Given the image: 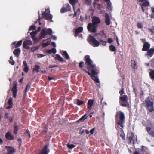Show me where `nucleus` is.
<instances>
[{
	"label": "nucleus",
	"instance_id": "obj_37",
	"mask_svg": "<svg viewBox=\"0 0 154 154\" xmlns=\"http://www.w3.org/2000/svg\"><path fill=\"white\" fill-rule=\"evenodd\" d=\"M84 103L83 101L80 100H77V104L78 105H80L83 104Z\"/></svg>",
	"mask_w": 154,
	"mask_h": 154
},
{
	"label": "nucleus",
	"instance_id": "obj_53",
	"mask_svg": "<svg viewBox=\"0 0 154 154\" xmlns=\"http://www.w3.org/2000/svg\"><path fill=\"white\" fill-rule=\"evenodd\" d=\"M94 130V128L92 129H91V130H90V133L91 134H92L93 133Z\"/></svg>",
	"mask_w": 154,
	"mask_h": 154
},
{
	"label": "nucleus",
	"instance_id": "obj_51",
	"mask_svg": "<svg viewBox=\"0 0 154 154\" xmlns=\"http://www.w3.org/2000/svg\"><path fill=\"white\" fill-rule=\"evenodd\" d=\"M51 44L52 46H54L55 47H56V46L55 43L54 42H52Z\"/></svg>",
	"mask_w": 154,
	"mask_h": 154
},
{
	"label": "nucleus",
	"instance_id": "obj_4",
	"mask_svg": "<svg viewBox=\"0 0 154 154\" xmlns=\"http://www.w3.org/2000/svg\"><path fill=\"white\" fill-rule=\"evenodd\" d=\"M120 103L121 105L123 107L126 106L128 105L127 102V97L126 95L120 96Z\"/></svg>",
	"mask_w": 154,
	"mask_h": 154
},
{
	"label": "nucleus",
	"instance_id": "obj_14",
	"mask_svg": "<svg viewBox=\"0 0 154 154\" xmlns=\"http://www.w3.org/2000/svg\"><path fill=\"white\" fill-rule=\"evenodd\" d=\"M105 22L106 25H109L110 23V20L109 16L107 13L105 14Z\"/></svg>",
	"mask_w": 154,
	"mask_h": 154
},
{
	"label": "nucleus",
	"instance_id": "obj_32",
	"mask_svg": "<svg viewBox=\"0 0 154 154\" xmlns=\"http://www.w3.org/2000/svg\"><path fill=\"white\" fill-rule=\"evenodd\" d=\"M109 49L111 51H116V47L113 45H111L109 47Z\"/></svg>",
	"mask_w": 154,
	"mask_h": 154
},
{
	"label": "nucleus",
	"instance_id": "obj_60",
	"mask_svg": "<svg viewBox=\"0 0 154 154\" xmlns=\"http://www.w3.org/2000/svg\"><path fill=\"white\" fill-rule=\"evenodd\" d=\"M124 91L123 89H122V90H121L120 91L119 93L121 94V96H123L122 95V94L123 93Z\"/></svg>",
	"mask_w": 154,
	"mask_h": 154
},
{
	"label": "nucleus",
	"instance_id": "obj_23",
	"mask_svg": "<svg viewBox=\"0 0 154 154\" xmlns=\"http://www.w3.org/2000/svg\"><path fill=\"white\" fill-rule=\"evenodd\" d=\"M148 55L151 57L154 54V49H151L147 51Z\"/></svg>",
	"mask_w": 154,
	"mask_h": 154
},
{
	"label": "nucleus",
	"instance_id": "obj_22",
	"mask_svg": "<svg viewBox=\"0 0 154 154\" xmlns=\"http://www.w3.org/2000/svg\"><path fill=\"white\" fill-rule=\"evenodd\" d=\"M54 57L57 60L60 62H62L63 61V59L62 57L58 54L55 55Z\"/></svg>",
	"mask_w": 154,
	"mask_h": 154
},
{
	"label": "nucleus",
	"instance_id": "obj_55",
	"mask_svg": "<svg viewBox=\"0 0 154 154\" xmlns=\"http://www.w3.org/2000/svg\"><path fill=\"white\" fill-rule=\"evenodd\" d=\"M150 31L153 34H154V28L150 29Z\"/></svg>",
	"mask_w": 154,
	"mask_h": 154
},
{
	"label": "nucleus",
	"instance_id": "obj_17",
	"mask_svg": "<svg viewBox=\"0 0 154 154\" xmlns=\"http://www.w3.org/2000/svg\"><path fill=\"white\" fill-rule=\"evenodd\" d=\"M83 29V27H79L76 30L75 34V36L77 37L78 36V34L82 31Z\"/></svg>",
	"mask_w": 154,
	"mask_h": 154
},
{
	"label": "nucleus",
	"instance_id": "obj_42",
	"mask_svg": "<svg viewBox=\"0 0 154 154\" xmlns=\"http://www.w3.org/2000/svg\"><path fill=\"white\" fill-rule=\"evenodd\" d=\"M12 100V98H10L9 99V100L8 101V104H9V105H12L13 104Z\"/></svg>",
	"mask_w": 154,
	"mask_h": 154
},
{
	"label": "nucleus",
	"instance_id": "obj_19",
	"mask_svg": "<svg viewBox=\"0 0 154 154\" xmlns=\"http://www.w3.org/2000/svg\"><path fill=\"white\" fill-rule=\"evenodd\" d=\"M6 138L9 140H12L14 139V137L9 132L7 133L5 135Z\"/></svg>",
	"mask_w": 154,
	"mask_h": 154
},
{
	"label": "nucleus",
	"instance_id": "obj_61",
	"mask_svg": "<svg viewBox=\"0 0 154 154\" xmlns=\"http://www.w3.org/2000/svg\"><path fill=\"white\" fill-rule=\"evenodd\" d=\"M33 32V36H35V35L36 34V33H37L36 31H34V32Z\"/></svg>",
	"mask_w": 154,
	"mask_h": 154
},
{
	"label": "nucleus",
	"instance_id": "obj_57",
	"mask_svg": "<svg viewBox=\"0 0 154 154\" xmlns=\"http://www.w3.org/2000/svg\"><path fill=\"white\" fill-rule=\"evenodd\" d=\"M54 80V78L53 77H48V80L49 81L51 80Z\"/></svg>",
	"mask_w": 154,
	"mask_h": 154
},
{
	"label": "nucleus",
	"instance_id": "obj_48",
	"mask_svg": "<svg viewBox=\"0 0 154 154\" xmlns=\"http://www.w3.org/2000/svg\"><path fill=\"white\" fill-rule=\"evenodd\" d=\"M45 56V55H43L42 54H38L37 57L38 58H41Z\"/></svg>",
	"mask_w": 154,
	"mask_h": 154
},
{
	"label": "nucleus",
	"instance_id": "obj_54",
	"mask_svg": "<svg viewBox=\"0 0 154 154\" xmlns=\"http://www.w3.org/2000/svg\"><path fill=\"white\" fill-rule=\"evenodd\" d=\"M112 41H112V40L110 38H109L108 39V42L109 43H111V42H112Z\"/></svg>",
	"mask_w": 154,
	"mask_h": 154
},
{
	"label": "nucleus",
	"instance_id": "obj_64",
	"mask_svg": "<svg viewBox=\"0 0 154 154\" xmlns=\"http://www.w3.org/2000/svg\"><path fill=\"white\" fill-rule=\"evenodd\" d=\"M152 134H150L154 137V131L152 132Z\"/></svg>",
	"mask_w": 154,
	"mask_h": 154
},
{
	"label": "nucleus",
	"instance_id": "obj_36",
	"mask_svg": "<svg viewBox=\"0 0 154 154\" xmlns=\"http://www.w3.org/2000/svg\"><path fill=\"white\" fill-rule=\"evenodd\" d=\"M150 76L152 79H154V70L151 71L149 73Z\"/></svg>",
	"mask_w": 154,
	"mask_h": 154
},
{
	"label": "nucleus",
	"instance_id": "obj_28",
	"mask_svg": "<svg viewBox=\"0 0 154 154\" xmlns=\"http://www.w3.org/2000/svg\"><path fill=\"white\" fill-rule=\"evenodd\" d=\"M140 5H143L144 6H147L149 5V2L148 1H145L143 3H139Z\"/></svg>",
	"mask_w": 154,
	"mask_h": 154
},
{
	"label": "nucleus",
	"instance_id": "obj_47",
	"mask_svg": "<svg viewBox=\"0 0 154 154\" xmlns=\"http://www.w3.org/2000/svg\"><path fill=\"white\" fill-rule=\"evenodd\" d=\"M33 32H31L30 33V35L32 37V39L34 40H36V39H35V36H33Z\"/></svg>",
	"mask_w": 154,
	"mask_h": 154
},
{
	"label": "nucleus",
	"instance_id": "obj_39",
	"mask_svg": "<svg viewBox=\"0 0 154 154\" xmlns=\"http://www.w3.org/2000/svg\"><path fill=\"white\" fill-rule=\"evenodd\" d=\"M50 41H48L46 43H43L42 44V46L43 47H45L48 45H49L50 44Z\"/></svg>",
	"mask_w": 154,
	"mask_h": 154
},
{
	"label": "nucleus",
	"instance_id": "obj_24",
	"mask_svg": "<svg viewBox=\"0 0 154 154\" xmlns=\"http://www.w3.org/2000/svg\"><path fill=\"white\" fill-rule=\"evenodd\" d=\"M40 68V67L39 66L37 65H35L33 69V72H39V69Z\"/></svg>",
	"mask_w": 154,
	"mask_h": 154
},
{
	"label": "nucleus",
	"instance_id": "obj_62",
	"mask_svg": "<svg viewBox=\"0 0 154 154\" xmlns=\"http://www.w3.org/2000/svg\"><path fill=\"white\" fill-rule=\"evenodd\" d=\"M9 120L10 122H12L13 121V119L12 118H9Z\"/></svg>",
	"mask_w": 154,
	"mask_h": 154
},
{
	"label": "nucleus",
	"instance_id": "obj_5",
	"mask_svg": "<svg viewBox=\"0 0 154 154\" xmlns=\"http://www.w3.org/2000/svg\"><path fill=\"white\" fill-rule=\"evenodd\" d=\"M52 31L51 29L50 28L43 29L42 31L41 35L40 38L41 39L44 38L47 34L51 35L52 32Z\"/></svg>",
	"mask_w": 154,
	"mask_h": 154
},
{
	"label": "nucleus",
	"instance_id": "obj_50",
	"mask_svg": "<svg viewBox=\"0 0 154 154\" xmlns=\"http://www.w3.org/2000/svg\"><path fill=\"white\" fill-rule=\"evenodd\" d=\"M84 1L86 2L87 4H90L92 0H84Z\"/></svg>",
	"mask_w": 154,
	"mask_h": 154
},
{
	"label": "nucleus",
	"instance_id": "obj_25",
	"mask_svg": "<svg viewBox=\"0 0 154 154\" xmlns=\"http://www.w3.org/2000/svg\"><path fill=\"white\" fill-rule=\"evenodd\" d=\"M47 52L48 53H53L54 54H55L56 52V51L55 48H53L51 50H48L47 51Z\"/></svg>",
	"mask_w": 154,
	"mask_h": 154
},
{
	"label": "nucleus",
	"instance_id": "obj_49",
	"mask_svg": "<svg viewBox=\"0 0 154 154\" xmlns=\"http://www.w3.org/2000/svg\"><path fill=\"white\" fill-rule=\"evenodd\" d=\"M9 62L12 65H14L15 63V62L13 60H9Z\"/></svg>",
	"mask_w": 154,
	"mask_h": 154
},
{
	"label": "nucleus",
	"instance_id": "obj_27",
	"mask_svg": "<svg viewBox=\"0 0 154 154\" xmlns=\"http://www.w3.org/2000/svg\"><path fill=\"white\" fill-rule=\"evenodd\" d=\"M131 64L132 67L133 69H135L136 68V66L135 61L134 60H131Z\"/></svg>",
	"mask_w": 154,
	"mask_h": 154
},
{
	"label": "nucleus",
	"instance_id": "obj_59",
	"mask_svg": "<svg viewBox=\"0 0 154 154\" xmlns=\"http://www.w3.org/2000/svg\"><path fill=\"white\" fill-rule=\"evenodd\" d=\"M83 63V62H80V64H79V66L81 68L82 67V65Z\"/></svg>",
	"mask_w": 154,
	"mask_h": 154
},
{
	"label": "nucleus",
	"instance_id": "obj_31",
	"mask_svg": "<svg viewBox=\"0 0 154 154\" xmlns=\"http://www.w3.org/2000/svg\"><path fill=\"white\" fill-rule=\"evenodd\" d=\"M31 86V84L30 83H29V84L28 85H27L26 87V88L25 90V94L24 95L25 96L26 95V93L27 91L28 90Z\"/></svg>",
	"mask_w": 154,
	"mask_h": 154
},
{
	"label": "nucleus",
	"instance_id": "obj_34",
	"mask_svg": "<svg viewBox=\"0 0 154 154\" xmlns=\"http://www.w3.org/2000/svg\"><path fill=\"white\" fill-rule=\"evenodd\" d=\"M69 2L73 6V9H74V4L77 2V0H69Z\"/></svg>",
	"mask_w": 154,
	"mask_h": 154
},
{
	"label": "nucleus",
	"instance_id": "obj_56",
	"mask_svg": "<svg viewBox=\"0 0 154 154\" xmlns=\"http://www.w3.org/2000/svg\"><path fill=\"white\" fill-rule=\"evenodd\" d=\"M26 132L28 134L29 136V137H31V136L29 131L28 130H27L26 131Z\"/></svg>",
	"mask_w": 154,
	"mask_h": 154
},
{
	"label": "nucleus",
	"instance_id": "obj_30",
	"mask_svg": "<svg viewBox=\"0 0 154 154\" xmlns=\"http://www.w3.org/2000/svg\"><path fill=\"white\" fill-rule=\"evenodd\" d=\"M17 83H16L15 84H14L13 88L12 89V90L13 91V92H17Z\"/></svg>",
	"mask_w": 154,
	"mask_h": 154
},
{
	"label": "nucleus",
	"instance_id": "obj_44",
	"mask_svg": "<svg viewBox=\"0 0 154 154\" xmlns=\"http://www.w3.org/2000/svg\"><path fill=\"white\" fill-rule=\"evenodd\" d=\"M137 26L138 28L141 29L143 27V25L142 23H139L137 24Z\"/></svg>",
	"mask_w": 154,
	"mask_h": 154
},
{
	"label": "nucleus",
	"instance_id": "obj_20",
	"mask_svg": "<svg viewBox=\"0 0 154 154\" xmlns=\"http://www.w3.org/2000/svg\"><path fill=\"white\" fill-rule=\"evenodd\" d=\"M93 103V100H89L88 102V109H91Z\"/></svg>",
	"mask_w": 154,
	"mask_h": 154
},
{
	"label": "nucleus",
	"instance_id": "obj_12",
	"mask_svg": "<svg viewBox=\"0 0 154 154\" xmlns=\"http://www.w3.org/2000/svg\"><path fill=\"white\" fill-rule=\"evenodd\" d=\"M92 24L97 26V25L100 22V19L96 17H94L92 19Z\"/></svg>",
	"mask_w": 154,
	"mask_h": 154
},
{
	"label": "nucleus",
	"instance_id": "obj_16",
	"mask_svg": "<svg viewBox=\"0 0 154 154\" xmlns=\"http://www.w3.org/2000/svg\"><path fill=\"white\" fill-rule=\"evenodd\" d=\"M6 147L9 152V154H13L14 153L15 151V149L12 147L6 146Z\"/></svg>",
	"mask_w": 154,
	"mask_h": 154
},
{
	"label": "nucleus",
	"instance_id": "obj_11",
	"mask_svg": "<svg viewBox=\"0 0 154 154\" xmlns=\"http://www.w3.org/2000/svg\"><path fill=\"white\" fill-rule=\"evenodd\" d=\"M70 9L69 5L68 4H66L64 7L61 9L60 11L61 12L64 13L70 11Z\"/></svg>",
	"mask_w": 154,
	"mask_h": 154
},
{
	"label": "nucleus",
	"instance_id": "obj_40",
	"mask_svg": "<svg viewBox=\"0 0 154 154\" xmlns=\"http://www.w3.org/2000/svg\"><path fill=\"white\" fill-rule=\"evenodd\" d=\"M67 146L68 147V148H69V149H72L74 148L75 146L74 145L70 144H67Z\"/></svg>",
	"mask_w": 154,
	"mask_h": 154
},
{
	"label": "nucleus",
	"instance_id": "obj_43",
	"mask_svg": "<svg viewBox=\"0 0 154 154\" xmlns=\"http://www.w3.org/2000/svg\"><path fill=\"white\" fill-rule=\"evenodd\" d=\"M101 45H102L103 46H105L106 43H107L106 42L104 41L103 40H101L100 41Z\"/></svg>",
	"mask_w": 154,
	"mask_h": 154
},
{
	"label": "nucleus",
	"instance_id": "obj_1",
	"mask_svg": "<svg viewBox=\"0 0 154 154\" xmlns=\"http://www.w3.org/2000/svg\"><path fill=\"white\" fill-rule=\"evenodd\" d=\"M86 64L87 65V68L88 70L91 71V73L89 71L86 72L90 75L91 77L93 75H95L96 74L95 72V66L94 65H92V62L89 58V56L87 55L85 57Z\"/></svg>",
	"mask_w": 154,
	"mask_h": 154
},
{
	"label": "nucleus",
	"instance_id": "obj_2",
	"mask_svg": "<svg viewBox=\"0 0 154 154\" xmlns=\"http://www.w3.org/2000/svg\"><path fill=\"white\" fill-rule=\"evenodd\" d=\"M145 104L146 107L150 112L154 110L153 100L151 97H148L145 100Z\"/></svg>",
	"mask_w": 154,
	"mask_h": 154
},
{
	"label": "nucleus",
	"instance_id": "obj_18",
	"mask_svg": "<svg viewBox=\"0 0 154 154\" xmlns=\"http://www.w3.org/2000/svg\"><path fill=\"white\" fill-rule=\"evenodd\" d=\"M21 50L19 48L15 49L13 51V53L14 55L18 57L20 54Z\"/></svg>",
	"mask_w": 154,
	"mask_h": 154
},
{
	"label": "nucleus",
	"instance_id": "obj_10",
	"mask_svg": "<svg viewBox=\"0 0 154 154\" xmlns=\"http://www.w3.org/2000/svg\"><path fill=\"white\" fill-rule=\"evenodd\" d=\"M32 44V42L29 40L25 41L23 44V48L26 49H29L30 47L28 45H31Z\"/></svg>",
	"mask_w": 154,
	"mask_h": 154
},
{
	"label": "nucleus",
	"instance_id": "obj_41",
	"mask_svg": "<svg viewBox=\"0 0 154 154\" xmlns=\"http://www.w3.org/2000/svg\"><path fill=\"white\" fill-rule=\"evenodd\" d=\"M151 128L149 127H147V131L150 134H152V132L153 131H151Z\"/></svg>",
	"mask_w": 154,
	"mask_h": 154
},
{
	"label": "nucleus",
	"instance_id": "obj_33",
	"mask_svg": "<svg viewBox=\"0 0 154 154\" xmlns=\"http://www.w3.org/2000/svg\"><path fill=\"white\" fill-rule=\"evenodd\" d=\"M87 116L86 114H85L83 115L79 120L77 122H79L81 121H83L86 119Z\"/></svg>",
	"mask_w": 154,
	"mask_h": 154
},
{
	"label": "nucleus",
	"instance_id": "obj_45",
	"mask_svg": "<svg viewBox=\"0 0 154 154\" xmlns=\"http://www.w3.org/2000/svg\"><path fill=\"white\" fill-rule=\"evenodd\" d=\"M36 29L35 27L34 26H31L29 28V30L30 31L32 30H35Z\"/></svg>",
	"mask_w": 154,
	"mask_h": 154
},
{
	"label": "nucleus",
	"instance_id": "obj_15",
	"mask_svg": "<svg viewBox=\"0 0 154 154\" xmlns=\"http://www.w3.org/2000/svg\"><path fill=\"white\" fill-rule=\"evenodd\" d=\"M150 47V45L147 42H145L144 44L143 47L142 49L143 51H146Z\"/></svg>",
	"mask_w": 154,
	"mask_h": 154
},
{
	"label": "nucleus",
	"instance_id": "obj_38",
	"mask_svg": "<svg viewBox=\"0 0 154 154\" xmlns=\"http://www.w3.org/2000/svg\"><path fill=\"white\" fill-rule=\"evenodd\" d=\"M14 133L16 134H17V132L18 131L19 128H18V126L17 125H15L14 126Z\"/></svg>",
	"mask_w": 154,
	"mask_h": 154
},
{
	"label": "nucleus",
	"instance_id": "obj_13",
	"mask_svg": "<svg viewBox=\"0 0 154 154\" xmlns=\"http://www.w3.org/2000/svg\"><path fill=\"white\" fill-rule=\"evenodd\" d=\"M22 40H20L18 42L16 41L13 42L12 44V45L13 47H15L17 48L18 47L20 46L22 44Z\"/></svg>",
	"mask_w": 154,
	"mask_h": 154
},
{
	"label": "nucleus",
	"instance_id": "obj_8",
	"mask_svg": "<svg viewBox=\"0 0 154 154\" xmlns=\"http://www.w3.org/2000/svg\"><path fill=\"white\" fill-rule=\"evenodd\" d=\"M49 146V143L47 144L44 146L42 150L38 153V154H48L50 151L49 149L48 148Z\"/></svg>",
	"mask_w": 154,
	"mask_h": 154
},
{
	"label": "nucleus",
	"instance_id": "obj_6",
	"mask_svg": "<svg viewBox=\"0 0 154 154\" xmlns=\"http://www.w3.org/2000/svg\"><path fill=\"white\" fill-rule=\"evenodd\" d=\"M97 26L95 25L92 23H89L87 26L88 30L92 33H96L97 31L96 27Z\"/></svg>",
	"mask_w": 154,
	"mask_h": 154
},
{
	"label": "nucleus",
	"instance_id": "obj_9",
	"mask_svg": "<svg viewBox=\"0 0 154 154\" xmlns=\"http://www.w3.org/2000/svg\"><path fill=\"white\" fill-rule=\"evenodd\" d=\"M50 11L48 9H46L45 12L42 14L43 16L46 19L49 20H51L52 17V16L49 14Z\"/></svg>",
	"mask_w": 154,
	"mask_h": 154
},
{
	"label": "nucleus",
	"instance_id": "obj_63",
	"mask_svg": "<svg viewBox=\"0 0 154 154\" xmlns=\"http://www.w3.org/2000/svg\"><path fill=\"white\" fill-rule=\"evenodd\" d=\"M151 10L152 12L154 13V7L151 8Z\"/></svg>",
	"mask_w": 154,
	"mask_h": 154
},
{
	"label": "nucleus",
	"instance_id": "obj_3",
	"mask_svg": "<svg viewBox=\"0 0 154 154\" xmlns=\"http://www.w3.org/2000/svg\"><path fill=\"white\" fill-rule=\"evenodd\" d=\"M117 116H119V119H117L116 122L117 124L123 128V124L125 122V116L124 114L121 111H119L117 113Z\"/></svg>",
	"mask_w": 154,
	"mask_h": 154
},
{
	"label": "nucleus",
	"instance_id": "obj_7",
	"mask_svg": "<svg viewBox=\"0 0 154 154\" xmlns=\"http://www.w3.org/2000/svg\"><path fill=\"white\" fill-rule=\"evenodd\" d=\"M89 40L92 42L93 46L94 47L99 46L100 44L99 42L96 40L93 36L89 35Z\"/></svg>",
	"mask_w": 154,
	"mask_h": 154
},
{
	"label": "nucleus",
	"instance_id": "obj_46",
	"mask_svg": "<svg viewBox=\"0 0 154 154\" xmlns=\"http://www.w3.org/2000/svg\"><path fill=\"white\" fill-rule=\"evenodd\" d=\"M28 66H26L24 68L23 70L25 72H27L28 71Z\"/></svg>",
	"mask_w": 154,
	"mask_h": 154
},
{
	"label": "nucleus",
	"instance_id": "obj_52",
	"mask_svg": "<svg viewBox=\"0 0 154 154\" xmlns=\"http://www.w3.org/2000/svg\"><path fill=\"white\" fill-rule=\"evenodd\" d=\"M23 64L25 67L27 66V64L26 61H24L23 62Z\"/></svg>",
	"mask_w": 154,
	"mask_h": 154
},
{
	"label": "nucleus",
	"instance_id": "obj_21",
	"mask_svg": "<svg viewBox=\"0 0 154 154\" xmlns=\"http://www.w3.org/2000/svg\"><path fill=\"white\" fill-rule=\"evenodd\" d=\"M107 2V8L109 10H111L112 9V5L111 3L109 2V0H104Z\"/></svg>",
	"mask_w": 154,
	"mask_h": 154
},
{
	"label": "nucleus",
	"instance_id": "obj_29",
	"mask_svg": "<svg viewBox=\"0 0 154 154\" xmlns=\"http://www.w3.org/2000/svg\"><path fill=\"white\" fill-rule=\"evenodd\" d=\"M62 54L65 57L66 59H69V57L66 51H64L63 52Z\"/></svg>",
	"mask_w": 154,
	"mask_h": 154
},
{
	"label": "nucleus",
	"instance_id": "obj_26",
	"mask_svg": "<svg viewBox=\"0 0 154 154\" xmlns=\"http://www.w3.org/2000/svg\"><path fill=\"white\" fill-rule=\"evenodd\" d=\"M91 77L97 83H99L100 82V81H99L97 77L95 76L94 75H91Z\"/></svg>",
	"mask_w": 154,
	"mask_h": 154
},
{
	"label": "nucleus",
	"instance_id": "obj_35",
	"mask_svg": "<svg viewBox=\"0 0 154 154\" xmlns=\"http://www.w3.org/2000/svg\"><path fill=\"white\" fill-rule=\"evenodd\" d=\"M39 48V46H37L34 47L33 48H32L31 49V50L32 52H34L35 51L38 49Z\"/></svg>",
	"mask_w": 154,
	"mask_h": 154
},
{
	"label": "nucleus",
	"instance_id": "obj_58",
	"mask_svg": "<svg viewBox=\"0 0 154 154\" xmlns=\"http://www.w3.org/2000/svg\"><path fill=\"white\" fill-rule=\"evenodd\" d=\"M17 92H13V97L14 98H16V94Z\"/></svg>",
	"mask_w": 154,
	"mask_h": 154
}]
</instances>
